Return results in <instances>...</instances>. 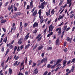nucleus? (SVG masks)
<instances>
[{
  "mask_svg": "<svg viewBox=\"0 0 75 75\" xmlns=\"http://www.w3.org/2000/svg\"><path fill=\"white\" fill-rule=\"evenodd\" d=\"M75 30V27L74 26L73 28L72 29V31H74V30Z\"/></svg>",
  "mask_w": 75,
  "mask_h": 75,
  "instance_id": "nucleus-58",
  "label": "nucleus"
},
{
  "mask_svg": "<svg viewBox=\"0 0 75 75\" xmlns=\"http://www.w3.org/2000/svg\"><path fill=\"white\" fill-rule=\"evenodd\" d=\"M56 45H58V42H59V39H58L56 40Z\"/></svg>",
  "mask_w": 75,
  "mask_h": 75,
  "instance_id": "nucleus-32",
  "label": "nucleus"
},
{
  "mask_svg": "<svg viewBox=\"0 0 75 75\" xmlns=\"http://www.w3.org/2000/svg\"><path fill=\"white\" fill-rule=\"evenodd\" d=\"M22 43V42H21V40H19V41H18V44H19V45L21 44Z\"/></svg>",
  "mask_w": 75,
  "mask_h": 75,
  "instance_id": "nucleus-40",
  "label": "nucleus"
},
{
  "mask_svg": "<svg viewBox=\"0 0 75 75\" xmlns=\"http://www.w3.org/2000/svg\"><path fill=\"white\" fill-rule=\"evenodd\" d=\"M62 59H58V60H57V64H59V63L61 62V61H62Z\"/></svg>",
  "mask_w": 75,
  "mask_h": 75,
  "instance_id": "nucleus-19",
  "label": "nucleus"
},
{
  "mask_svg": "<svg viewBox=\"0 0 75 75\" xmlns=\"http://www.w3.org/2000/svg\"><path fill=\"white\" fill-rule=\"evenodd\" d=\"M60 66H61V64H59L58 65H57V67H58L55 70V71H57L58 70V69H59L60 68H61V67H60L59 68V67H60Z\"/></svg>",
  "mask_w": 75,
  "mask_h": 75,
  "instance_id": "nucleus-13",
  "label": "nucleus"
},
{
  "mask_svg": "<svg viewBox=\"0 0 75 75\" xmlns=\"http://www.w3.org/2000/svg\"><path fill=\"white\" fill-rule=\"evenodd\" d=\"M53 34V32H51L49 34L47 35V37H50V36H51V35H52Z\"/></svg>",
  "mask_w": 75,
  "mask_h": 75,
  "instance_id": "nucleus-15",
  "label": "nucleus"
},
{
  "mask_svg": "<svg viewBox=\"0 0 75 75\" xmlns=\"http://www.w3.org/2000/svg\"><path fill=\"white\" fill-rule=\"evenodd\" d=\"M41 34H39V35L37 37V38H39V37H40V36H41Z\"/></svg>",
  "mask_w": 75,
  "mask_h": 75,
  "instance_id": "nucleus-53",
  "label": "nucleus"
},
{
  "mask_svg": "<svg viewBox=\"0 0 75 75\" xmlns=\"http://www.w3.org/2000/svg\"><path fill=\"white\" fill-rule=\"evenodd\" d=\"M50 10L49 9L48 12H46V15L47 16H48V15H50Z\"/></svg>",
  "mask_w": 75,
  "mask_h": 75,
  "instance_id": "nucleus-20",
  "label": "nucleus"
},
{
  "mask_svg": "<svg viewBox=\"0 0 75 75\" xmlns=\"http://www.w3.org/2000/svg\"><path fill=\"white\" fill-rule=\"evenodd\" d=\"M29 35H30V33H28L26 35L25 37V38H24V40H26L29 37Z\"/></svg>",
  "mask_w": 75,
  "mask_h": 75,
  "instance_id": "nucleus-7",
  "label": "nucleus"
},
{
  "mask_svg": "<svg viewBox=\"0 0 75 75\" xmlns=\"http://www.w3.org/2000/svg\"><path fill=\"white\" fill-rule=\"evenodd\" d=\"M75 59H73L72 60V62H75Z\"/></svg>",
  "mask_w": 75,
  "mask_h": 75,
  "instance_id": "nucleus-64",
  "label": "nucleus"
},
{
  "mask_svg": "<svg viewBox=\"0 0 75 75\" xmlns=\"http://www.w3.org/2000/svg\"><path fill=\"white\" fill-rule=\"evenodd\" d=\"M29 8H30V6L29 5H28L27 6V7L26 8L27 10H28V9H29Z\"/></svg>",
  "mask_w": 75,
  "mask_h": 75,
  "instance_id": "nucleus-59",
  "label": "nucleus"
},
{
  "mask_svg": "<svg viewBox=\"0 0 75 75\" xmlns=\"http://www.w3.org/2000/svg\"><path fill=\"white\" fill-rule=\"evenodd\" d=\"M28 25V23H25V24H24L25 27H26Z\"/></svg>",
  "mask_w": 75,
  "mask_h": 75,
  "instance_id": "nucleus-45",
  "label": "nucleus"
},
{
  "mask_svg": "<svg viewBox=\"0 0 75 75\" xmlns=\"http://www.w3.org/2000/svg\"><path fill=\"white\" fill-rule=\"evenodd\" d=\"M67 62V61L65 60H64L63 61V64L64 65L62 67V68H63L64 67H65L66 66V64Z\"/></svg>",
  "mask_w": 75,
  "mask_h": 75,
  "instance_id": "nucleus-5",
  "label": "nucleus"
},
{
  "mask_svg": "<svg viewBox=\"0 0 75 75\" xmlns=\"http://www.w3.org/2000/svg\"><path fill=\"white\" fill-rule=\"evenodd\" d=\"M42 36L41 37H40L39 38L38 40V41H40L41 40L42 38Z\"/></svg>",
  "mask_w": 75,
  "mask_h": 75,
  "instance_id": "nucleus-41",
  "label": "nucleus"
},
{
  "mask_svg": "<svg viewBox=\"0 0 75 75\" xmlns=\"http://www.w3.org/2000/svg\"><path fill=\"white\" fill-rule=\"evenodd\" d=\"M9 74H10V75H11L12 74V70L11 69H9Z\"/></svg>",
  "mask_w": 75,
  "mask_h": 75,
  "instance_id": "nucleus-25",
  "label": "nucleus"
},
{
  "mask_svg": "<svg viewBox=\"0 0 75 75\" xmlns=\"http://www.w3.org/2000/svg\"><path fill=\"white\" fill-rule=\"evenodd\" d=\"M70 63H71V60L69 61L68 62H67V65H69V64H70Z\"/></svg>",
  "mask_w": 75,
  "mask_h": 75,
  "instance_id": "nucleus-54",
  "label": "nucleus"
},
{
  "mask_svg": "<svg viewBox=\"0 0 75 75\" xmlns=\"http://www.w3.org/2000/svg\"><path fill=\"white\" fill-rule=\"evenodd\" d=\"M36 64H37L36 63H34V62L33 63V65L32 66V67H35V65H36Z\"/></svg>",
  "mask_w": 75,
  "mask_h": 75,
  "instance_id": "nucleus-35",
  "label": "nucleus"
},
{
  "mask_svg": "<svg viewBox=\"0 0 75 75\" xmlns=\"http://www.w3.org/2000/svg\"><path fill=\"white\" fill-rule=\"evenodd\" d=\"M71 29V28H67V29L66 30V31H68L69 30H70Z\"/></svg>",
  "mask_w": 75,
  "mask_h": 75,
  "instance_id": "nucleus-50",
  "label": "nucleus"
},
{
  "mask_svg": "<svg viewBox=\"0 0 75 75\" xmlns=\"http://www.w3.org/2000/svg\"><path fill=\"white\" fill-rule=\"evenodd\" d=\"M38 45H36L33 48V50H35L36 48H37V47Z\"/></svg>",
  "mask_w": 75,
  "mask_h": 75,
  "instance_id": "nucleus-44",
  "label": "nucleus"
},
{
  "mask_svg": "<svg viewBox=\"0 0 75 75\" xmlns=\"http://www.w3.org/2000/svg\"><path fill=\"white\" fill-rule=\"evenodd\" d=\"M45 4V1L43 2L41 4V5L39 6V8H41L43 9L44 8V5Z\"/></svg>",
  "mask_w": 75,
  "mask_h": 75,
  "instance_id": "nucleus-1",
  "label": "nucleus"
},
{
  "mask_svg": "<svg viewBox=\"0 0 75 75\" xmlns=\"http://www.w3.org/2000/svg\"><path fill=\"white\" fill-rule=\"evenodd\" d=\"M50 51L51 50H52V47H49L47 48V51Z\"/></svg>",
  "mask_w": 75,
  "mask_h": 75,
  "instance_id": "nucleus-21",
  "label": "nucleus"
},
{
  "mask_svg": "<svg viewBox=\"0 0 75 75\" xmlns=\"http://www.w3.org/2000/svg\"><path fill=\"white\" fill-rule=\"evenodd\" d=\"M19 58V57L18 56H16V55L14 57V58H15V59L16 60H17L18 59V58Z\"/></svg>",
  "mask_w": 75,
  "mask_h": 75,
  "instance_id": "nucleus-22",
  "label": "nucleus"
},
{
  "mask_svg": "<svg viewBox=\"0 0 75 75\" xmlns=\"http://www.w3.org/2000/svg\"><path fill=\"white\" fill-rule=\"evenodd\" d=\"M58 33L59 34V35H61V29H59V30Z\"/></svg>",
  "mask_w": 75,
  "mask_h": 75,
  "instance_id": "nucleus-18",
  "label": "nucleus"
},
{
  "mask_svg": "<svg viewBox=\"0 0 75 75\" xmlns=\"http://www.w3.org/2000/svg\"><path fill=\"white\" fill-rule=\"evenodd\" d=\"M67 41H69L71 43V40H70V38H69V37L67 38Z\"/></svg>",
  "mask_w": 75,
  "mask_h": 75,
  "instance_id": "nucleus-29",
  "label": "nucleus"
},
{
  "mask_svg": "<svg viewBox=\"0 0 75 75\" xmlns=\"http://www.w3.org/2000/svg\"><path fill=\"white\" fill-rule=\"evenodd\" d=\"M37 10H36L35 11L33 14V16H36V15H37Z\"/></svg>",
  "mask_w": 75,
  "mask_h": 75,
  "instance_id": "nucleus-10",
  "label": "nucleus"
},
{
  "mask_svg": "<svg viewBox=\"0 0 75 75\" xmlns=\"http://www.w3.org/2000/svg\"><path fill=\"white\" fill-rule=\"evenodd\" d=\"M60 66H61V64H59L58 65H57V67H58L55 70V71H57L58 70V69H59L60 68H61V67H60L59 68V67H60Z\"/></svg>",
  "mask_w": 75,
  "mask_h": 75,
  "instance_id": "nucleus-12",
  "label": "nucleus"
},
{
  "mask_svg": "<svg viewBox=\"0 0 75 75\" xmlns=\"http://www.w3.org/2000/svg\"><path fill=\"white\" fill-rule=\"evenodd\" d=\"M35 8H36V7H35L32 10V11H31V12H32V13H33V12H34V10H35Z\"/></svg>",
  "mask_w": 75,
  "mask_h": 75,
  "instance_id": "nucleus-36",
  "label": "nucleus"
},
{
  "mask_svg": "<svg viewBox=\"0 0 75 75\" xmlns=\"http://www.w3.org/2000/svg\"><path fill=\"white\" fill-rule=\"evenodd\" d=\"M53 62H54V61H51L50 62V64H52L53 63Z\"/></svg>",
  "mask_w": 75,
  "mask_h": 75,
  "instance_id": "nucleus-61",
  "label": "nucleus"
},
{
  "mask_svg": "<svg viewBox=\"0 0 75 75\" xmlns=\"http://www.w3.org/2000/svg\"><path fill=\"white\" fill-rule=\"evenodd\" d=\"M67 25L64 26V30L65 31V30H66V29H67Z\"/></svg>",
  "mask_w": 75,
  "mask_h": 75,
  "instance_id": "nucleus-33",
  "label": "nucleus"
},
{
  "mask_svg": "<svg viewBox=\"0 0 75 75\" xmlns=\"http://www.w3.org/2000/svg\"><path fill=\"white\" fill-rule=\"evenodd\" d=\"M4 62H3L1 63V65L2 66V67H4L3 65H4Z\"/></svg>",
  "mask_w": 75,
  "mask_h": 75,
  "instance_id": "nucleus-43",
  "label": "nucleus"
},
{
  "mask_svg": "<svg viewBox=\"0 0 75 75\" xmlns=\"http://www.w3.org/2000/svg\"><path fill=\"white\" fill-rule=\"evenodd\" d=\"M6 21H7V20H4L3 21H1V24H3V23H6Z\"/></svg>",
  "mask_w": 75,
  "mask_h": 75,
  "instance_id": "nucleus-24",
  "label": "nucleus"
},
{
  "mask_svg": "<svg viewBox=\"0 0 75 75\" xmlns=\"http://www.w3.org/2000/svg\"><path fill=\"white\" fill-rule=\"evenodd\" d=\"M9 51L10 50L9 49H8L6 52L5 55H7V54H8V52H9Z\"/></svg>",
  "mask_w": 75,
  "mask_h": 75,
  "instance_id": "nucleus-31",
  "label": "nucleus"
},
{
  "mask_svg": "<svg viewBox=\"0 0 75 75\" xmlns=\"http://www.w3.org/2000/svg\"><path fill=\"white\" fill-rule=\"evenodd\" d=\"M2 29L4 31V32H6V30L5 28H3Z\"/></svg>",
  "mask_w": 75,
  "mask_h": 75,
  "instance_id": "nucleus-55",
  "label": "nucleus"
},
{
  "mask_svg": "<svg viewBox=\"0 0 75 75\" xmlns=\"http://www.w3.org/2000/svg\"><path fill=\"white\" fill-rule=\"evenodd\" d=\"M55 66H56V64H54V66H53L51 68L52 69L54 68V67H55Z\"/></svg>",
  "mask_w": 75,
  "mask_h": 75,
  "instance_id": "nucleus-51",
  "label": "nucleus"
},
{
  "mask_svg": "<svg viewBox=\"0 0 75 75\" xmlns=\"http://www.w3.org/2000/svg\"><path fill=\"white\" fill-rule=\"evenodd\" d=\"M72 1V0H67V2L68 4H69L71 3H72V2H71V1Z\"/></svg>",
  "mask_w": 75,
  "mask_h": 75,
  "instance_id": "nucleus-23",
  "label": "nucleus"
},
{
  "mask_svg": "<svg viewBox=\"0 0 75 75\" xmlns=\"http://www.w3.org/2000/svg\"><path fill=\"white\" fill-rule=\"evenodd\" d=\"M54 9H52V11L51 13V14H54Z\"/></svg>",
  "mask_w": 75,
  "mask_h": 75,
  "instance_id": "nucleus-42",
  "label": "nucleus"
},
{
  "mask_svg": "<svg viewBox=\"0 0 75 75\" xmlns=\"http://www.w3.org/2000/svg\"><path fill=\"white\" fill-rule=\"evenodd\" d=\"M17 47L16 46H15V48H14V51H16V50H17Z\"/></svg>",
  "mask_w": 75,
  "mask_h": 75,
  "instance_id": "nucleus-48",
  "label": "nucleus"
},
{
  "mask_svg": "<svg viewBox=\"0 0 75 75\" xmlns=\"http://www.w3.org/2000/svg\"><path fill=\"white\" fill-rule=\"evenodd\" d=\"M38 14L39 16V18H41V10L40 9L39 11Z\"/></svg>",
  "mask_w": 75,
  "mask_h": 75,
  "instance_id": "nucleus-11",
  "label": "nucleus"
},
{
  "mask_svg": "<svg viewBox=\"0 0 75 75\" xmlns=\"http://www.w3.org/2000/svg\"><path fill=\"white\" fill-rule=\"evenodd\" d=\"M21 14V13L20 12H17L16 13V15L17 16H19V15H20Z\"/></svg>",
  "mask_w": 75,
  "mask_h": 75,
  "instance_id": "nucleus-34",
  "label": "nucleus"
},
{
  "mask_svg": "<svg viewBox=\"0 0 75 75\" xmlns=\"http://www.w3.org/2000/svg\"><path fill=\"white\" fill-rule=\"evenodd\" d=\"M38 23H37V22H35L33 25V28H35V27H38Z\"/></svg>",
  "mask_w": 75,
  "mask_h": 75,
  "instance_id": "nucleus-4",
  "label": "nucleus"
},
{
  "mask_svg": "<svg viewBox=\"0 0 75 75\" xmlns=\"http://www.w3.org/2000/svg\"><path fill=\"white\" fill-rule=\"evenodd\" d=\"M33 0H31L30 1V7H32V6H33Z\"/></svg>",
  "mask_w": 75,
  "mask_h": 75,
  "instance_id": "nucleus-26",
  "label": "nucleus"
},
{
  "mask_svg": "<svg viewBox=\"0 0 75 75\" xmlns=\"http://www.w3.org/2000/svg\"><path fill=\"white\" fill-rule=\"evenodd\" d=\"M13 46L12 45H11L10 47L9 48H10V49H12V48H13Z\"/></svg>",
  "mask_w": 75,
  "mask_h": 75,
  "instance_id": "nucleus-47",
  "label": "nucleus"
},
{
  "mask_svg": "<svg viewBox=\"0 0 75 75\" xmlns=\"http://www.w3.org/2000/svg\"><path fill=\"white\" fill-rule=\"evenodd\" d=\"M31 63H32V61L31 60H30L29 62V65H31Z\"/></svg>",
  "mask_w": 75,
  "mask_h": 75,
  "instance_id": "nucleus-49",
  "label": "nucleus"
},
{
  "mask_svg": "<svg viewBox=\"0 0 75 75\" xmlns=\"http://www.w3.org/2000/svg\"><path fill=\"white\" fill-rule=\"evenodd\" d=\"M10 45H11V44L10 43H9V44H7V47H9Z\"/></svg>",
  "mask_w": 75,
  "mask_h": 75,
  "instance_id": "nucleus-60",
  "label": "nucleus"
},
{
  "mask_svg": "<svg viewBox=\"0 0 75 75\" xmlns=\"http://www.w3.org/2000/svg\"><path fill=\"white\" fill-rule=\"evenodd\" d=\"M65 16V15L64 14L62 16H61V15H59V18H58V20H61V19H63L64 18V17Z\"/></svg>",
  "mask_w": 75,
  "mask_h": 75,
  "instance_id": "nucleus-3",
  "label": "nucleus"
},
{
  "mask_svg": "<svg viewBox=\"0 0 75 75\" xmlns=\"http://www.w3.org/2000/svg\"><path fill=\"white\" fill-rule=\"evenodd\" d=\"M40 19H41V20H40V24H41L43 23V22L44 21V19L43 18V16H40V18H39Z\"/></svg>",
  "mask_w": 75,
  "mask_h": 75,
  "instance_id": "nucleus-8",
  "label": "nucleus"
},
{
  "mask_svg": "<svg viewBox=\"0 0 75 75\" xmlns=\"http://www.w3.org/2000/svg\"><path fill=\"white\" fill-rule=\"evenodd\" d=\"M30 45L28 44L25 47V49H27V48H28V47H29V46H30Z\"/></svg>",
  "mask_w": 75,
  "mask_h": 75,
  "instance_id": "nucleus-27",
  "label": "nucleus"
},
{
  "mask_svg": "<svg viewBox=\"0 0 75 75\" xmlns=\"http://www.w3.org/2000/svg\"><path fill=\"white\" fill-rule=\"evenodd\" d=\"M74 69H75V67H74V66L72 67V68L71 69L72 72H73V71H74Z\"/></svg>",
  "mask_w": 75,
  "mask_h": 75,
  "instance_id": "nucleus-30",
  "label": "nucleus"
},
{
  "mask_svg": "<svg viewBox=\"0 0 75 75\" xmlns=\"http://www.w3.org/2000/svg\"><path fill=\"white\" fill-rule=\"evenodd\" d=\"M42 57H44V53H43L42 54Z\"/></svg>",
  "mask_w": 75,
  "mask_h": 75,
  "instance_id": "nucleus-63",
  "label": "nucleus"
},
{
  "mask_svg": "<svg viewBox=\"0 0 75 75\" xmlns=\"http://www.w3.org/2000/svg\"><path fill=\"white\" fill-rule=\"evenodd\" d=\"M23 45H21V46L20 48V47L18 46L17 49V51H20V50H21L23 49Z\"/></svg>",
  "mask_w": 75,
  "mask_h": 75,
  "instance_id": "nucleus-6",
  "label": "nucleus"
},
{
  "mask_svg": "<svg viewBox=\"0 0 75 75\" xmlns=\"http://www.w3.org/2000/svg\"><path fill=\"white\" fill-rule=\"evenodd\" d=\"M8 4V2H7L5 4H4V6L5 7H6L7 6V4Z\"/></svg>",
  "mask_w": 75,
  "mask_h": 75,
  "instance_id": "nucleus-39",
  "label": "nucleus"
},
{
  "mask_svg": "<svg viewBox=\"0 0 75 75\" xmlns=\"http://www.w3.org/2000/svg\"><path fill=\"white\" fill-rule=\"evenodd\" d=\"M48 74V71H45L44 74L43 75H46Z\"/></svg>",
  "mask_w": 75,
  "mask_h": 75,
  "instance_id": "nucleus-46",
  "label": "nucleus"
},
{
  "mask_svg": "<svg viewBox=\"0 0 75 75\" xmlns=\"http://www.w3.org/2000/svg\"><path fill=\"white\" fill-rule=\"evenodd\" d=\"M24 64V62H23L21 64V66H22L23 65V64Z\"/></svg>",
  "mask_w": 75,
  "mask_h": 75,
  "instance_id": "nucleus-62",
  "label": "nucleus"
},
{
  "mask_svg": "<svg viewBox=\"0 0 75 75\" xmlns=\"http://www.w3.org/2000/svg\"><path fill=\"white\" fill-rule=\"evenodd\" d=\"M62 7L61 6L60 7V9L59 10V12H60V11H61V10H62Z\"/></svg>",
  "mask_w": 75,
  "mask_h": 75,
  "instance_id": "nucleus-57",
  "label": "nucleus"
},
{
  "mask_svg": "<svg viewBox=\"0 0 75 75\" xmlns=\"http://www.w3.org/2000/svg\"><path fill=\"white\" fill-rule=\"evenodd\" d=\"M37 30H35L33 32V33H35H35H37Z\"/></svg>",
  "mask_w": 75,
  "mask_h": 75,
  "instance_id": "nucleus-56",
  "label": "nucleus"
},
{
  "mask_svg": "<svg viewBox=\"0 0 75 75\" xmlns=\"http://www.w3.org/2000/svg\"><path fill=\"white\" fill-rule=\"evenodd\" d=\"M74 16V14H72L70 16V18H72Z\"/></svg>",
  "mask_w": 75,
  "mask_h": 75,
  "instance_id": "nucleus-37",
  "label": "nucleus"
},
{
  "mask_svg": "<svg viewBox=\"0 0 75 75\" xmlns=\"http://www.w3.org/2000/svg\"><path fill=\"white\" fill-rule=\"evenodd\" d=\"M43 47H44L42 46H41L39 47L38 48V50H41V49H42V48H43Z\"/></svg>",
  "mask_w": 75,
  "mask_h": 75,
  "instance_id": "nucleus-17",
  "label": "nucleus"
},
{
  "mask_svg": "<svg viewBox=\"0 0 75 75\" xmlns=\"http://www.w3.org/2000/svg\"><path fill=\"white\" fill-rule=\"evenodd\" d=\"M51 67V65L50 64H48L47 65V68H50Z\"/></svg>",
  "mask_w": 75,
  "mask_h": 75,
  "instance_id": "nucleus-28",
  "label": "nucleus"
},
{
  "mask_svg": "<svg viewBox=\"0 0 75 75\" xmlns=\"http://www.w3.org/2000/svg\"><path fill=\"white\" fill-rule=\"evenodd\" d=\"M14 10L15 11H16L17 10V8L16 7V6L14 7Z\"/></svg>",
  "mask_w": 75,
  "mask_h": 75,
  "instance_id": "nucleus-52",
  "label": "nucleus"
},
{
  "mask_svg": "<svg viewBox=\"0 0 75 75\" xmlns=\"http://www.w3.org/2000/svg\"><path fill=\"white\" fill-rule=\"evenodd\" d=\"M43 60L44 62L45 63H46L47 62V58L45 57V58L43 59Z\"/></svg>",
  "mask_w": 75,
  "mask_h": 75,
  "instance_id": "nucleus-14",
  "label": "nucleus"
},
{
  "mask_svg": "<svg viewBox=\"0 0 75 75\" xmlns=\"http://www.w3.org/2000/svg\"><path fill=\"white\" fill-rule=\"evenodd\" d=\"M54 28V26H52V25H51L49 27V31H51Z\"/></svg>",
  "mask_w": 75,
  "mask_h": 75,
  "instance_id": "nucleus-2",
  "label": "nucleus"
},
{
  "mask_svg": "<svg viewBox=\"0 0 75 75\" xmlns=\"http://www.w3.org/2000/svg\"><path fill=\"white\" fill-rule=\"evenodd\" d=\"M7 37H5L4 39L3 40V42H5V43H6V42H7Z\"/></svg>",
  "mask_w": 75,
  "mask_h": 75,
  "instance_id": "nucleus-16",
  "label": "nucleus"
},
{
  "mask_svg": "<svg viewBox=\"0 0 75 75\" xmlns=\"http://www.w3.org/2000/svg\"><path fill=\"white\" fill-rule=\"evenodd\" d=\"M17 62H18V61H16L13 64L14 66H16L17 65Z\"/></svg>",
  "mask_w": 75,
  "mask_h": 75,
  "instance_id": "nucleus-38",
  "label": "nucleus"
},
{
  "mask_svg": "<svg viewBox=\"0 0 75 75\" xmlns=\"http://www.w3.org/2000/svg\"><path fill=\"white\" fill-rule=\"evenodd\" d=\"M34 74H38V70H37V68H36L33 71Z\"/></svg>",
  "mask_w": 75,
  "mask_h": 75,
  "instance_id": "nucleus-9",
  "label": "nucleus"
}]
</instances>
